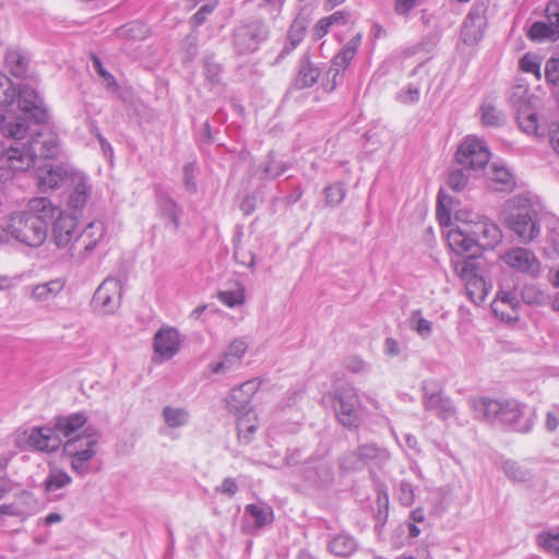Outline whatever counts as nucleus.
<instances>
[{
  "instance_id": "55",
  "label": "nucleus",
  "mask_w": 559,
  "mask_h": 559,
  "mask_svg": "<svg viewBox=\"0 0 559 559\" xmlns=\"http://www.w3.org/2000/svg\"><path fill=\"white\" fill-rule=\"evenodd\" d=\"M546 80L555 87L559 85V58H550L545 66Z\"/></svg>"
},
{
  "instance_id": "20",
  "label": "nucleus",
  "mask_w": 559,
  "mask_h": 559,
  "mask_svg": "<svg viewBox=\"0 0 559 559\" xmlns=\"http://www.w3.org/2000/svg\"><path fill=\"white\" fill-rule=\"evenodd\" d=\"M502 260L510 267L528 275L539 272V261L535 254L526 248L516 247L504 253Z\"/></svg>"
},
{
  "instance_id": "27",
  "label": "nucleus",
  "mask_w": 559,
  "mask_h": 559,
  "mask_svg": "<svg viewBox=\"0 0 559 559\" xmlns=\"http://www.w3.org/2000/svg\"><path fill=\"white\" fill-rule=\"evenodd\" d=\"M86 421L87 416L84 413H73L69 416L58 417L53 426L60 437L70 440L78 436H84V430L82 432L80 430L84 428Z\"/></svg>"
},
{
  "instance_id": "54",
  "label": "nucleus",
  "mask_w": 559,
  "mask_h": 559,
  "mask_svg": "<svg viewBox=\"0 0 559 559\" xmlns=\"http://www.w3.org/2000/svg\"><path fill=\"white\" fill-rule=\"evenodd\" d=\"M468 182V176L463 169H453L449 174L448 185L454 191H462L465 189Z\"/></svg>"
},
{
  "instance_id": "19",
  "label": "nucleus",
  "mask_w": 559,
  "mask_h": 559,
  "mask_svg": "<svg viewBox=\"0 0 559 559\" xmlns=\"http://www.w3.org/2000/svg\"><path fill=\"white\" fill-rule=\"evenodd\" d=\"M76 173L67 164L47 165L37 175V183L43 192L58 189L67 179L73 178Z\"/></svg>"
},
{
  "instance_id": "50",
  "label": "nucleus",
  "mask_w": 559,
  "mask_h": 559,
  "mask_svg": "<svg viewBox=\"0 0 559 559\" xmlns=\"http://www.w3.org/2000/svg\"><path fill=\"white\" fill-rule=\"evenodd\" d=\"M239 366L240 362L225 352L219 361L212 362L210 365V369L213 373L224 374L238 368Z\"/></svg>"
},
{
  "instance_id": "43",
  "label": "nucleus",
  "mask_w": 559,
  "mask_h": 559,
  "mask_svg": "<svg viewBox=\"0 0 559 559\" xmlns=\"http://www.w3.org/2000/svg\"><path fill=\"white\" fill-rule=\"evenodd\" d=\"M502 471L512 481L525 483L532 478L531 471L525 465L515 461H504L502 463Z\"/></svg>"
},
{
  "instance_id": "12",
  "label": "nucleus",
  "mask_w": 559,
  "mask_h": 559,
  "mask_svg": "<svg viewBox=\"0 0 559 559\" xmlns=\"http://www.w3.org/2000/svg\"><path fill=\"white\" fill-rule=\"evenodd\" d=\"M423 405L426 411L433 412L439 418L445 420L455 415L453 402L442 394V390L435 380H425L421 383Z\"/></svg>"
},
{
  "instance_id": "5",
  "label": "nucleus",
  "mask_w": 559,
  "mask_h": 559,
  "mask_svg": "<svg viewBox=\"0 0 559 559\" xmlns=\"http://www.w3.org/2000/svg\"><path fill=\"white\" fill-rule=\"evenodd\" d=\"M8 240L14 239L28 247H39L47 237L44 224L36 217L24 212L9 215L5 222Z\"/></svg>"
},
{
  "instance_id": "40",
  "label": "nucleus",
  "mask_w": 559,
  "mask_h": 559,
  "mask_svg": "<svg viewBox=\"0 0 559 559\" xmlns=\"http://www.w3.org/2000/svg\"><path fill=\"white\" fill-rule=\"evenodd\" d=\"M337 463L340 471L345 474L356 473L366 467L358 449L343 453Z\"/></svg>"
},
{
  "instance_id": "36",
  "label": "nucleus",
  "mask_w": 559,
  "mask_h": 559,
  "mask_svg": "<svg viewBox=\"0 0 559 559\" xmlns=\"http://www.w3.org/2000/svg\"><path fill=\"white\" fill-rule=\"evenodd\" d=\"M4 63L9 71L16 78H24L27 68L28 60L17 49L9 48L4 56Z\"/></svg>"
},
{
  "instance_id": "33",
  "label": "nucleus",
  "mask_w": 559,
  "mask_h": 559,
  "mask_svg": "<svg viewBox=\"0 0 559 559\" xmlns=\"http://www.w3.org/2000/svg\"><path fill=\"white\" fill-rule=\"evenodd\" d=\"M357 449L360 452L365 466L373 464L378 467H382L391 459L390 452L377 443H364Z\"/></svg>"
},
{
  "instance_id": "45",
  "label": "nucleus",
  "mask_w": 559,
  "mask_h": 559,
  "mask_svg": "<svg viewBox=\"0 0 559 559\" xmlns=\"http://www.w3.org/2000/svg\"><path fill=\"white\" fill-rule=\"evenodd\" d=\"M481 122L487 127H499L504 122V115L491 103H484L480 107Z\"/></svg>"
},
{
  "instance_id": "51",
  "label": "nucleus",
  "mask_w": 559,
  "mask_h": 559,
  "mask_svg": "<svg viewBox=\"0 0 559 559\" xmlns=\"http://www.w3.org/2000/svg\"><path fill=\"white\" fill-rule=\"evenodd\" d=\"M217 298L226 306L233 308L238 305H242L245 301V294L242 288L236 290H221L217 294Z\"/></svg>"
},
{
  "instance_id": "62",
  "label": "nucleus",
  "mask_w": 559,
  "mask_h": 559,
  "mask_svg": "<svg viewBox=\"0 0 559 559\" xmlns=\"http://www.w3.org/2000/svg\"><path fill=\"white\" fill-rule=\"evenodd\" d=\"M247 348L248 346L243 341L235 340L229 344L228 348L226 349V353H228L229 356L234 357L241 364V358L247 352Z\"/></svg>"
},
{
  "instance_id": "25",
  "label": "nucleus",
  "mask_w": 559,
  "mask_h": 559,
  "mask_svg": "<svg viewBox=\"0 0 559 559\" xmlns=\"http://www.w3.org/2000/svg\"><path fill=\"white\" fill-rule=\"evenodd\" d=\"M448 243L453 252L457 255L468 254L466 259H475L479 248L477 240L472 235L471 229L464 230L461 228L451 229L447 236Z\"/></svg>"
},
{
  "instance_id": "52",
  "label": "nucleus",
  "mask_w": 559,
  "mask_h": 559,
  "mask_svg": "<svg viewBox=\"0 0 559 559\" xmlns=\"http://www.w3.org/2000/svg\"><path fill=\"white\" fill-rule=\"evenodd\" d=\"M537 543L545 551L559 555V534L542 533L537 537Z\"/></svg>"
},
{
  "instance_id": "28",
  "label": "nucleus",
  "mask_w": 559,
  "mask_h": 559,
  "mask_svg": "<svg viewBox=\"0 0 559 559\" xmlns=\"http://www.w3.org/2000/svg\"><path fill=\"white\" fill-rule=\"evenodd\" d=\"M76 222L72 216L60 215L53 223L52 238L58 248L71 247L75 239Z\"/></svg>"
},
{
  "instance_id": "22",
  "label": "nucleus",
  "mask_w": 559,
  "mask_h": 559,
  "mask_svg": "<svg viewBox=\"0 0 559 559\" xmlns=\"http://www.w3.org/2000/svg\"><path fill=\"white\" fill-rule=\"evenodd\" d=\"M180 334L175 328L159 329L153 338L154 352L163 359L173 358L180 349Z\"/></svg>"
},
{
  "instance_id": "14",
  "label": "nucleus",
  "mask_w": 559,
  "mask_h": 559,
  "mask_svg": "<svg viewBox=\"0 0 559 559\" xmlns=\"http://www.w3.org/2000/svg\"><path fill=\"white\" fill-rule=\"evenodd\" d=\"M105 227L103 222L94 221L90 223L80 234L70 247V255L76 263H82L86 257L94 250L96 245L103 239Z\"/></svg>"
},
{
  "instance_id": "7",
  "label": "nucleus",
  "mask_w": 559,
  "mask_h": 559,
  "mask_svg": "<svg viewBox=\"0 0 559 559\" xmlns=\"http://www.w3.org/2000/svg\"><path fill=\"white\" fill-rule=\"evenodd\" d=\"M334 409L340 423L347 428L358 427L360 399L357 390L349 384L338 386L334 391Z\"/></svg>"
},
{
  "instance_id": "16",
  "label": "nucleus",
  "mask_w": 559,
  "mask_h": 559,
  "mask_svg": "<svg viewBox=\"0 0 559 559\" xmlns=\"http://www.w3.org/2000/svg\"><path fill=\"white\" fill-rule=\"evenodd\" d=\"M547 21H537L532 24L527 37L533 41L556 40L559 34V2L549 1L545 9Z\"/></svg>"
},
{
  "instance_id": "15",
  "label": "nucleus",
  "mask_w": 559,
  "mask_h": 559,
  "mask_svg": "<svg viewBox=\"0 0 559 559\" xmlns=\"http://www.w3.org/2000/svg\"><path fill=\"white\" fill-rule=\"evenodd\" d=\"M122 288L119 280L108 277L103 281L94 293L92 306L95 310L104 313H114L121 302Z\"/></svg>"
},
{
  "instance_id": "39",
  "label": "nucleus",
  "mask_w": 559,
  "mask_h": 559,
  "mask_svg": "<svg viewBox=\"0 0 559 559\" xmlns=\"http://www.w3.org/2000/svg\"><path fill=\"white\" fill-rule=\"evenodd\" d=\"M319 75H320L319 69L313 67L311 64L309 58L306 57L302 60L298 75L295 80V85L298 88L310 87L318 81Z\"/></svg>"
},
{
  "instance_id": "32",
  "label": "nucleus",
  "mask_w": 559,
  "mask_h": 559,
  "mask_svg": "<svg viewBox=\"0 0 559 559\" xmlns=\"http://www.w3.org/2000/svg\"><path fill=\"white\" fill-rule=\"evenodd\" d=\"M71 181L74 188L69 197V206L73 210H81L91 197V186L87 183L86 177L80 173L73 175Z\"/></svg>"
},
{
  "instance_id": "41",
  "label": "nucleus",
  "mask_w": 559,
  "mask_h": 559,
  "mask_svg": "<svg viewBox=\"0 0 559 559\" xmlns=\"http://www.w3.org/2000/svg\"><path fill=\"white\" fill-rule=\"evenodd\" d=\"M165 424L169 428H179L188 424L190 414L185 407L165 406L162 411Z\"/></svg>"
},
{
  "instance_id": "47",
  "label": "nucleus",
  "mask_w": 559,
  "mask_h": 559,
  "mask_svg": "<svg viewBox=\"0 0 559 559\" xmlns=\"http://www.w3.org/2000/svg\"><path fill=\"white\" fill-rule=\"evenodd\" d=\"M490 179L500 185L496 188L499 190H511L514 187L513 176L506 167L491 166Z\"/></svg>"
},
{
  "instance_id": "8",
  "label": "nucleus",
  "mask_w": 559,
  "mask_h": 559,
  "mask_svg": "<svg viewBox=\"0 0 559 559\" xmlns=\"http://www.w3.org/2000/svg\"><path fill=\"white\" fill-rule=\"evenodd\" d=\"M516 121L519 127L527 134L544 136L547 132L550 145L554 151H558L559 139L557 138V132L559 130V126L555 122H551L550 124H547L546 122H538L533 104L522 105V107L516 110Z\"/></svg>"
},
{
  "instance_id": "9",
  "label": "nucleus",
  "mask_w": 559,
  "mask_h": 559,
  "mask_svg": "<svg viewBox=\"0 0 559 559\" xmlns=\"http://www.w3.org/2000/svg\"><path fill=\"white\" fill-rule=\"evenodd\" d=\"M455 158L463 168L478 171L488 164L490 152L483 140L467 136L459 146Z\"/></svg>"
},
{
  "instance_id": "58",
  "label": "nucleus",
  "mask_w": 559,
  "mask_h": 559,
  "mask_svg": "<svg viewBox=\"0 0 559 559\" xmlns=\"http://www.w3.org/2000/svg\"><path fill=\"white\" fill-rule=\"evenodd\" d=\"M520 68L524 72H531L536 74L537 78H540V63L535 56L530 53L524 55L520 60Z\"/></svg>"
},
{
  "instance_id": "24",
  "label": "nucleus",
  "mask_w": 559,
  "mask_h": 559,
  "mask_svg": "<svg viewBox=\"0 0 559 559\" xmlns=\"http://www.w3.org/2000/svg\"><path fill=\"white\" fill-rule=\"evenodd\" d=\"M471 233L477 240L479 249H492L502 240V233L499 226L488 218L471 226Z\"/></svg>"
},
{
  "instance_id": "34",
  "label": "nucleus",
  "mask_w": 559,
  "mask_h": 559,
  "mask_svg": "<svg viewBox=\"0 0 559 559\" xmlns=\"http://www.w3.org/2000/svg\"><path fill=\"white\" fill-rule=\"evenodd\" d=\"M238 438L243 443H249L252 435L258 429V417L254 411L237 414Z\"/></svg>"
},
{
  "instance_id": "38",
  "label": "nucleus",
  "mask_w": 559,
  "mask_h": 559,
  "mask_svg": "<svg viewBox=\"0 0 559 559\" xmlns=\"http://www.w3.org/2000/svg\"><path fill=\"white\" fill-rule=\"evenodd\" d=\"M357 549L356 540L346 534H340L329 543V550L338 557H348Z\"/></svg>"
},
{
  "instance_id": "56",
  "label": "nucleus",
  "mask_w": 559,
  "mask_h": 559,
  "mask_svg": "<svg viewBox=\"0 0 559 559\" xmlns=\"http://www.w3.org/2000/svg\"><path fill=\"white\" fill-rule=\"evenodd\" d=\"M234 258L239 264L248 267H252L255 263L254 254L242 245L235 247Z\"/></svg>"
},
{
  "instance_id": "26",
  "label": "nucleus",
  "mask_w": 559,
  "mask_h": 559,
  "mask_svg": "<svg viewBox=\"0 0 559 559\" xmlns=\"http://www.w3.org/2000/svg\"><path fill=\"white\" fill-rule=\"evenodd\" d=\"M23 212L38 218L44 224L46 233L48 225L61 215V210L44 197L32 199L27 204V210Z\"/></svg>"
},
{
  "instance_id": "57",
  "label": "nucleus",
  "mask_w": 559,
  "mask_h": 559,
  "mask_svg": "<svg viewBox=\"0 0 559 559\" xmlns=\"http://www.w3.org/2000/svg\"><path fill=\"white\" fill-rule=\"evenodd\" d=\"M399 499L402 504L411 506L415 500L414 487L411 483L402 480L399 486Z\"/></svg>"
},
{
  "instance_id": "42",
  "label": "nucleus",
  "mask_w": 559,
  "mask_h": 559,
  "mask_svg": "<svg viewBox=\"0 0 559 559\" xmlns=\"http://www.w3.org/2000/svg\"><path fill=\"white\" fill-rule=\"evenodd\" d=\"M15 100L19 104V88L16 90L12 81L0 72V106L4 109L12 108Z\"/></svg>"
},
{
  "instance_id": "11",
  "label": "nucleus",
  "mask_w": 559,
  "mask_h": 559,
  "mask_svg": "<svg viewBox=\"0 0 559 559\" xmlns=\"http://www.w3.org/2000/svg\"><path fill=\"white\" fill-rule=\"evenodd\" d=\"M266 25L259 20L246 22L234 32V46L238 53H249L258 49L267 37Z\"/></svg>"
},
{
  "instance_id": "59",
  "label": "nucleus",
  "mask_w": 559,
  "mask_h": 559,
  "mask_svg": "<svg viewBox=\"0 0 559 559\" xmlns=\"http://www.w3.org/2000/svg\"><path fill=\"white\" fill-rule=\"evenodd\" d=\"M285 164L273 165L272 160L261 166V179L276 178L286 170Z\"/></svg>"
},
{
  "instance_id": "60",
  "label": "nucleus",
  "mask_w": 559,
  "mask_h": 559,
  "mask_svg": "<svg viewBox=\"0 0 559 559\" xmlns=\"http://www.w3.org/2000/svg\"><path fill=\"white\" fill-rule=\"evenodd\" d=\"M215 4L206 3L203 4L199 11L191 16L190 22L193 26H200L202 25L207 16L214 11Z\"/></svg>"
},
{
  "instance_id": "63",
  "label": "nucleus",
  "mask_w": 559,
  "mask_h": 559,
  "mask_svg": "<svg viewBox=\"0 0 559 559\" xmlns=\"http://www.w3.org/2000/svg\"><path fill=\"white\" fill-rule=\"evenodd\" d=\"M92 60L95 71L105 80L107 87L116 86L115 78L108 71H106L100 59L96 56H93Z\"/></svg>"
},
{
  "instance_id": "4",
  "label": "nucleus",
  "mask_w": 559,
  "mask_h": 559,
  "mask_svg": "<svg viewBox=\"0 0 559 559\" xmlns=\"http://www.w3.org/2000/svg\"><path fill=\"white\" fill-rule=\"evenodd\" d=\"M509 212L506 216L508 227L524 242H531L539 234L537 213L531 201L523 195H515L509 200Z\"/></svg>"
},
{
  "instance_id": "6",
  "label": "nucleus",
  "mask_w": 559,
  "mask_h": 559,
  "mask_svg": "<svg viewBox=\"0 0 559 559\" xmlns=\"http://www.w3.org/2000/svg\"><path fill=\"white\" fill-rule=\"evenodd\" d=\"M455 274L464 282L469 299L479 304L488 294V286L483 276L480 263L475 259H456L452 261Z\"/></svg>"
},
{
  "instance_id": "48",
  "label": "nucleus",
  "mask_w": 559,
  "mask_h": 559,
  "mask_svg": "<svg viewBox=\"0 0 559 559\" xmlns=\"http://www.w3.org/2000/svg\"><path fill=\"white\" fill-rule=\"evenodd\" d=\"M509 102L518 110L522 105H532L533 99L528 96L526 84H516L510 91Z\"/></svg>"
},
{
  "instance_id": "44",
  "label": "nucleus",
  "mask_w": 559,
  "mask_h": 559,
  "mask_svg": "<svg viewBox=\"0 0 559 559\" xmlns=\"http://www.w3.org/2000/svg\"><path fill=\"white\" fill-rule=\"evenodd\" d=\"M71 481L72 478L63 469L52 467L45 479V490L47 492H52L69 486Z\"/></svg>"
},
{
  "instance_id": "61",
  "label": "nucleus",
  "mask_w": 559,
  "mask_h": 559,
  "mask_svg": "<svg viewBox=\"0 0 559 559\" xmlns=\"http://www.w3.org/2000/svg\"><path fill=\"white\" fill-rule=\"evenodd\" d=\"M183 183L186 189L191 192H197V182L194 180V164L189 163L183 167Z\"/></svg>"
},
{
  "instance_id": "18",
  "label": "nucleus",
  "mask_w": 559,
  "mask_h": 559,
  "mask_svg": "<svg viewBox=\"0 0 559 559\" xmlns=\"http://www.w3.org/2000/svg\"><path fill=\"white\" fill-rule=\"evenodd\" d=\"M29 448L45 453L57 451L62 444V438L58 435L55 426L34 427L27 437Z\"/></svg>"
},
{
  "instance_id": "31",
  "label": "nucleus",
  "mask_w": 559,
  "mask_h": 559,
  "mask_svg": "<svg viewBox=\"0 0 559 559\" xmlns=\"http://www.w3.org/2000/svg\"><path fill=\"white\" fill-rule=\"evenodd\" d=\"M519 305L516 296L512 292H500L492 301L491 308L497 317L511 321L516 318L515 309Z\"/></svg>"
},
{
  "instance_id": "1",
  "label": "nucleus",
  "mask_w": 559,
  "mask_h": 559,
  "mask_svg": "<svg viewBox=\"0 0 559 559\" xmlns=\"http://www.w3.org/2000/svg\"><path fill=\"white\" fill-rule=\"evenodd\" d=\"M48 119L43 99L28 85L19 87L16 108H7L1 115L0 131L3 136L21 140L29 129V122L44 123Z\"/></svg>"
},
{
  "instance_id": "46",
  "label": "nucleus",
  "mask_w": 559,
  "mask_h": 559,
  "mask_svg": "<svg viewBox=\"0 0 559 559\" xmlns=\"http://www.w3.org/2000/svg\"><path fill=\"white\" fill-rule=\"evenodd\" d=\"M409 328L421 338H428L432 333V323L423 317L421 310H414L411 313Z\"/></svg>"
},
{
  "instance_id": "35",
  "label": "nucleus",
  "mask_w": 559,
  "mask_h": 559,
  "mask_svg": "<svg viewBox=\"0 0 559 559\" xmlns=\"http://www.w3.org/2000/svg\"><path fill=\"white\" fill-rule=\"evenodd\" d=\"M245 512L254 520V525L258 528L270 525L274 521V512L272 507L264 502L247 504Z\"/></svg>"
},
{
  "instance_id": "21",
  "label": "nucleus",
  "mask_w": 559,
  "mask_h": 559,
  "mask_svg": "<svg viewBox=\"0 0 559 559\" xmlns=\"http://www.w3.org/2000/svg\"><path fill=\"white\" fill-rule=\"evenodd\" d=\"M66 280L58 277L27 287L29 299L41 307H49L63 292Z\"/></svg>"
},
{
  "instance_id": "10",
  "label": "nucleus",
  "mask_w": 559,
  "mask_h": 559,
  "mask_svg": "<svg viewBox=\"0 0 559 559\" xmlns=\"http://www.w3.org/2000/svg\"><path fill=\"white\" fill-rule=\"evenodd\" d=\"M487 10L486 0H478L472 5L461 28V38L465 45L474 46L483 39L487 26Z\"/></svg>"
},
{
  "instance_id": "49",
  "label": "nucleus",
  "mask_w": 559,
  "mask_h": 559,
  "mask_svg": "<svg viewBox=\"0 0 559 559\" xmlns=\"http://www.w3.org/2000/svg\"><path fill=\"white\" fill-rule=\"evenodd\" d=\"M325 202L330 206H336L341 204L346 195V189L344 183L335 182L324 189Z\"/></svg>"
},
{
  "instance_id": "17",
  "label": "nucleus",
  "mask_w": 559,
  "mask_h": 559,
  "mask_svg": "<svg viewBox=\"0 0 559 559\" xmlns=\"http://www.w3.org/2000/svg\"><path fill=\"white\" fill-rule=\"evenodd\" d=\"M97 438L86 440L84 450H78L74 442H64L63 453L71 459L72 471L78 475L84 476L88 471V464L96 454Z\"/></svg>"
},
{
  "instance_id": "29",
  "label": "nucleus",
  "mask_w": 559,
  "mask_h": 559,
  "mask_svg": "<svg viewBox=\"0 0 559 559\" xmlns=\"http://www.w3.org/2000/svg\"><path fill=\"white\" fill-rule=\"evenodd\" d=\"M361 34H356L343 47L340 53H337L332 60V67L328 71V75L333 76V81H336V76L340 74L341 70H345L350 61L354 59L358 47L361 43Z\"/></svg>"
},
{
  "instance_id": "30",
  "label": "nucleus",
  "mask_w": 559,
  "mask_h": 559,
  "mask_svg": "<svg viewBox=\"0 0 559 559\" xmlns=\"http://www.w3.org/2000/svg\"><path fill=\"white\" fill-rule=\"evenodd\" d=\"M156 203L160 217L167 221L174 230H178L180 226L179 214L181 213V207L178 203L164 190L157 191Z\"/></svg>"
},
{
  "instance_id": "2",
  "label": "nucleus",
  "mask_w": 559,
  "mask_h": 559,
  "mask_svg": "<svg viewBox=\"0 0 559 559\" xmlns=\"http://www.w3.org/2000/svg\"><path fill=\"white\" fill-rule=\"evenodd\" d=\"M473 407L486 421L498 423L515 432L527 433L535 424V411L515 400L500 402L483 397L474 401Z\"/></svg>"
},
{
  "instance_id": "53",
  "label": "nucleus",
  "mask_w": 559,
  "mask_h": 559,
  "mask_svg": "<svg viewBox=\"0 0 559 559\" xmlns=\"http://www.w3.org/2000/svg\"><path fill=\"white\" fill-rule=\"evenodd\" d=\"M451 198L445 195L442 190L438 193L437 201V217L441 225H448L450 222L451 213L448 209V204H450Z\"/></svg>"
},
{
  "instance_id": "3",
  "label": "nucleus",
  "mask_w": 559,
  "mask_h": 559,
  "mask_svg": "<svg viewBox=\"0 0 559 559\" xmlns=\"http://www.w3.org/2000/svg\"><path fill=\"white\" fill-rule=\"evenodd\" d=\"M59 153L57 134L40 131L32 136L27 144L16 143L9 153L13 171L29 169L37 158H55Z\"/></svg>"
},
{
  "instance_id": "64",
  "label": "nucleus",
  "mask_w": 559,
  "mask_h": 559,
  "mask_svg": "<svg viewBox=\"0 0 559 559\" xmlns=\"http://www.w3.org/2000/svg\"><path fill=\"white\" fill-rule=\"evenodd\" d=\"M345 368L353 373H362L367 370V364L358 356H350L345 360Z\"/></svg>"
},
{
  "instance_id": "37",
  "label": "nucleus",
  "mask_w": 559,
  "mask_h": 559,
  "mask_svg": "<svg viewBox=\"0 0 559 559\" xmlns=\"http://www.w3.org/2000/svg\"><path fill=\"white\" fill-rule=\"evenodd\" d=\"M307 29V23L301 19H296L288 31V43L283 47L280 57L289 55L304 39Z\"/></svg>"
},
{
  "instance_id": "13",
  "label": "nucleus",
  "mask_w": 559,
  "mask_h": 559,
  "mask_svg": "<svg viewBox=\"0 0 559 559\" xmlns=\"http://www.w3.org/2000/svg\"><path fill=\"white\" fill-rule=\"evenodd\" d=\"M301 477L317 490L328 489L334 481L332 464L322 457L310 456L304 462Z\"/></svg>"
},
{
  "instance_id": "23",
  "label": "nucleus",
  "mask_w": 559,
  "mask_h": 559,
  "mask_svg": "<svg viewBox=\"0 0 559 559\" xmlns=\"http://www.w3.org/2000/svg\"><path fill=\"white\" fill-rule=\"evenodd\" d=\"M258 386L259 384L254 380H251L231 389L226 400L228 411L235 415L253 411L250 406V402L258 391Z\"/></svg>"
}]
</instances>
